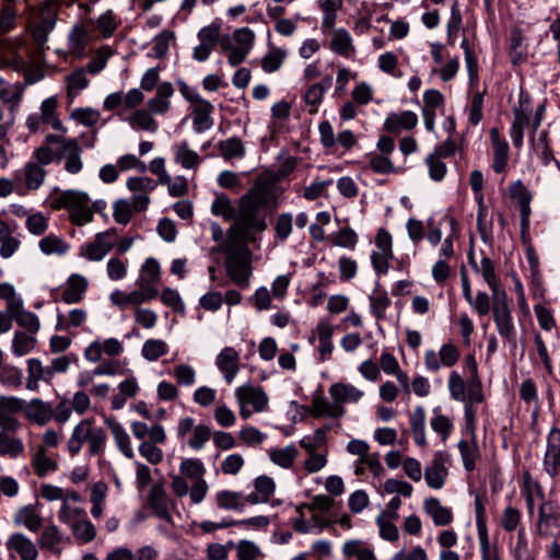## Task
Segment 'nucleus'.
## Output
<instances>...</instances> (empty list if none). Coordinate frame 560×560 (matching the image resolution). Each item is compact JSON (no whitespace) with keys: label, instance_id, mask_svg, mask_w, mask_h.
<instances>
[{"label":"nucleus","instance_id":"obj_32","mask_svg":"<svg viewBox=\"0 0 560 560\" xmlns=\"http://www.w3.org/2000/svg\"><path fill=\"white\" fill-rule=\"evenodd\" d=\"M13 522L15 525L24 526L33 533L38 532L43 524L42 516L33 504H27L18 509L14 513Z\"/></svg>","mask_w":560,"mask_h":560},{"label":"nucleus","instance_id":"obj_11","mask_svg":"<svg viewBox=\"0 0 560 560\" xmlns=\"http://www.w3.org/2000/svg\"><path fill=\"white\" fill-rule=\"evenodd\" d=\"M235 42L234 47L228 56V61L232 67L242 63L253 48L255 33L248 27H241L233 33Z\"/></svg>","mask_w":560,"mask_h":560},{"label":"nucleus","instance_id":"obj_7","mask_svg":"<svg viewBox=\"0 0 560 560\" xmlns=\"http://www.w3.org/2000/svg\"><path fill=\"white\" fill-rule=\"evenodd\" d=\"M492 300L493 319L499 335L508 341H515L516 331L506 294H501V296Z\"/></svg>","mask_w":560,"mask_h":560},{"label":"nucleus","instance_id":"obj_23","mask_svg":"<svg viewBox=\"0 0 560 560\" xmlns=\"http://www.w3.org/2000/svg\"><path fill=\"white\" fill-rule=\"evenodd\" d=\"M315 331L319 342L317 347L318 360L320 362H325L331 358V353L334 351V327L328 320L320 319L316 326Z\"/></svg>","mask_w":560,"mask_h":560},{"label":"nucleus","instance_id":"obj_60","mask_svg":"<svg viewBox=\"0 0 560 560\" xmlns=\"http://www.w3.org/2000/svg\"><path fill=\"white\" fill-rule=\"evenodd\" d=\"M70 526L74 537L82 542H90L96 536V528L89 520H77Z\"/></svg>","mask_w":560,"mask_h":560},{"label":"nucleus","instance_id":"obj_39","mask_svg":"<svg viewBox=\"0 0 560 560\" xmlns=\"http://www.w3.org/2000/svg\"><path fill=\"white\" fill-rule=\"evenodd\" d=\"M332 78L326 75L320 82L312 84L304 93V101L307 105L313 106L312 112H317V106L322 103L324 94L331 88Z\"/></svg>","mask_w":560,"mask_h":560},{"label":"nucleus","instance_id":"obj_44","mask_svg":"<svg viewBox=\"0 0 560 560\" xmlns=\"http://www.w3.org/2000/svg\"><path fill=\"white\" fill-rule=\"evenodd\" d=\"M12 430H0V456L16 458L23 451L24 445L20 439L9 434Z\"/></svg>","mask_w":560,"mask_h":560},{"label":"nucleus","instance_id":"obj_25","mask_svg":"<svg viewBox=\"0 0 560 560\" xmlns=\"http://www.w3.org/2000/svg\"><path fill=\"white\" fill-rule=\"evenodd\" d=\"M267 455L273 465L282 469H291L294 466L300 452L296 445L291 443L283 447H270L267 451Z\"/></svg>","mask_w":560,"mask_h":560},{"label":"nucleus","instance_id":"obj_33","mask_svg":"<svg viewBox=\"0 0 560 560\" xmlns=\"http://www.w3.org/2000/svg\"><path fill=\"white\" fill-rule=\"evenodd\" d=\"M329 394L339 406L358 402L364 393L355 386L346 383H335L329 387Z\"/></svg>","mask_w":560,"mask_h":560},{"label":"nucleus","instance_id":"obj_40","mask_svg":"<svg viewBox=\"0 0 560 560\" xmlns=\"http://www.w3.org/2000/svg\"><path fill=\"white\" fill-rule=\"evenodd\" d=\"M57 108V100L51 96L44 100L40 104L39 116L44 125H50L55 130L67 132V129L63 127L61 120L57 117L56 114Z\"/></svg>","mask_w":560,"mask_h":560},{"label":"nucleus","instance_id":"obj_42","mask_svg":"<svg viewBox=\"0 0 560 560\" xmlns=\"http://www.w3.org/2000/svg\"><path fill=\"white\" fill-rule=\"evenodd\" d=\"M529 124L528 115L522 108L514 109V119L510 129V137L513 145L521 149L523 145L524 129Z\"/></svg>","mask_w":560,"mask_h":560},{"label":"nucleus","instance_id":"obj_56","mask_svg":"<svg viewBox=\"0 0 560 560\" xmlns=\"http://www.w3.org/2000/svg\"><path fill=\"white\" fill-rule=\"evenodd\" d=\"M168 351L166 342L162 339H148L143 346L141 353L143 358L150 362L156 361Z\"/></svg>","mask_w":560,"mask_h":560},{"label":"nucleus","instance_id":"obj_43","mask_svg":"<svg viewBox=\"0 0 560 560\" xmlns=\"http://www.w3.org/2000/svg\"><path fill=\"white\" fill-rule=\"evenodd\" d=\"M311 412L316 418H339L345 413V409L342 406H339L338 402L334 401V404H330L326 398L317 397L312 402Z\"/></svg>","mask_w":560,"mask_h":560},{"label":"nucleus","instance_id":"obj_1","mask_svg":"<svg viewBox=\"0 0 560 560\" xmlns=\"http://www.w3.org/2000/svg\"><path fill=\"white\" fill-rule=\"evenodd\" d=\"M272 191V187L266 183L255 184L240 199L235 223L230 229L229 234H234L242 238L252 232L265 231L267 223L262 209L270 202Z\"/></svg>","mask_w":560,"mask_h":560},{"label":"nucleus","instance_id":"obj_4","mask_svg":"<svg viewBox=\"0 0 560 560\" xmlns=\"http://www.w3.org/2000/svg\"><path fill=\"white\" fill-rule=\"evenodd\" d=\"M107 433L95 424L92 419H82L72 430L67 442V448L71 456H77L86 445V455L90 457L102 456L107 445Z\"/></svg>","mask_w":560,"mask_h":560},{"label":"nucleus","instance_id":"obj_36","mask_svg":"<svg viewBox=\"0 0 560 560\" xmlns=\"http://www.w3.org/2000/svg\"><path fill=\"white\" fill-rule=\"evenodd\" d=\"M86 70L84 68H77L66 78L67 83V97L68 103L71 104L73 100L89 85Z\"/></svg>","mask_w":560,"mask_h":560},{"label":"nucleus","instance_id":"obj_63","mask_svg":"<svg viewBox=\"0 0 560 560\" xmlns=\"http://www.w3.org/2000/svg\"><path fill=\"white\" fill-rule=\"evenodd\" d=\"M332 245L353 249L358 243V235L351 228H343L330 236Z\"/></svg>","mask_w":560,"mask_h":560},{"label":"nucleus","instance_id":"obj_6","mask_svg":"<svg viewBox=\"0 0 560 560\" xmlns=\"http://www.w3.org/2000/svg\"><path fill=\"white\" fill-rule=\"evenodd\" d=\"M116 229L96 233L94 240L81 245L79 256L90 261H101L114 247Z\"/></svg>","mask_w":560,"mask_h":560},{"label":"nucleus","instance_id":"obj_20","mask_svg":"<svg viewBox=\"0 0 560 560\" xmlns=\"http://www.w3.org/2000/svg\"><path fill=\"white\" fill-rule=\"evenodd\" d=\"M161 280V265L156 258L149 257L141 266L140 275L136 281L138 288L158 290Z\"/></svg>","mask_w":560,"mask_h":560},{"label":"nucleus","instance_id":"obj_10","mask_svg":"<svg viewBox=\"0 0 560 560\" xmlns=\"http://www.w3.org/2000/svg\"><path fill=\"white\" fill-rule=\"evenodd\" d=\"M126 186L132 192L130 202L133 209L139 212L145 210L150 202L149 194L156 187L155 180L150 177H130Z\"/></svg>","mask_w":560,"mask_h":560},{"label":"nucleus","instance_id":"obj_35","mask_svg":"<svg viewBox=\"0 0 560 560\" xmlns=\"http://www.w3.org/2000/svg\"><path fill=\"white\" fill-rule=\"evenodd\" d=\"M342 555L357 560H377L374 550L361 539H349L342 545Z\"/></svg>","mask_w":560,"mask_h":560},{"label":"nucleus","instance_id":"obj_16","mask_svg":"<svg viewBox=\"0 0 560 560\" xmlns=\"http://www.w3.org/2000/svg\"><path fill=\"white\" fill-rule=\"evenodd\" d=\"M509 190L511 198L515 200L520 207L521 226L524 232L529 225L532 194L521 179L512 183Z\"/></svg>","mask_w":560,"mask_h":560},{"label":"nucleus","instance_id":"obj_14","mask_svg":"<svg viewBox=\"0 0 560 560\" xmlns=\"http://www.w3.org/2000/svg\"><path fill=\"white\" fill-rule=\"evenodd\" d=\"M544 468L550 477L560 472V429L552 428L547 436Z\"/></svg>","mask_w":560,"mask_h":560},{"label":"nucleus","instance_id":"obj_18","mask_svg":"<svg viewBox=\"0 0 560 560\" xmlns=\"http://www.w3.org/2000/svg\"><path fill=\"white\" fill-rule=\"evenodd\" d=\"M23 411L28 421L38 425H45L54 416L51 404L39 398H33L28 402L24 401Z\"/></svg>","mask_w":560,"mask_h":560},{"label":"nucleus","instance_id":"obj_21","mask_svg":"<svg viewBox=\"0 0 560 560\" xmlns=\"http://www.w3.org/2000/svg\"><path fill=\"white\" fill-rule=\"evenodd\" d=\"M46 177V171L38 163L27 161L23 168L15 172L14 179H23L28 190H37L43 185Z\"/></svg>","mask_w":560,"mask_h":560},{"label":"nucleus","instance_id":"obj_58","mask_svg":"<svg viewBox=\"0 0 560 560\" xmlns=\"http://www.w3.org/2000/svg\"><path fill=\"white\" fill-rule=\"evenodd\" d=\"M525 38L520 30H514L510 39V55L513 63L523 62L526 58Z\"/></svg>","mask_w":560,"mask_h":560},{"label":"nucleus","instance_id":"obj_62","mask_svg":"<svg viewBox=\"0 0 560 560\" xmlns=\"http://www.w3.org/2000/svg\"><path fill=\"white\" fill-rule=\"evenodd\" d=\"M61 540L62 537L58 527L56 525H50L43 530L38 544L43 549L55 551L61 544Z\"/></svg>","mask_w":560,"mask_h":560},{"label":"nucleus","instance_id":"obj_47","mask_svg":"<svg viewBox=\"0 0 560 560\" xmlns=\"http://www.w3.org/2000/svg\"><path fill=\"white\" fill-rule=\"evenodd\" d=\"M458 450L463 460V466L467 471H472L476 467V459L479 457V450L472 438V442L460 440L458 442Z\"/></svg>","mask_w":560,"mask_h":560},{"label":"nucleus","instance_id":"obj_55","mask_svg":"<svg viewBox=\"0 0 560 560\" xmlns=\"http://www.w3.org/2000/svg\"><path fill=\"white\" fill-rule=\"evenodd\" d=\"M18 7L0 5V36L13 32L18 26Z\"/></svg>","mask_w":560,"mask_h":560},{"label":"nucleus","instance_id":"obj_37","mask_svg":"<svg viewBox=\"0 0 560 560\" xmlns=\"http://www.w3.org/2000/svg\"><path fill=\"white\" fill-rule=\"evenodd\" d=\"M329 48L343 57H349L354 52L352 37L346 28H334Z\"/></svg>","mask_w":560,"mask_h":560},{"label":"nucleus","instance_id":"obj_30","mask_svg":"<svg viewBox=\"0 0 560 560\" xmlns=\"http://www.w3.org/2000/svg\"><path fill=\"white\" fill-rule=\"evenodd\" d=\"M5 545L9 550L18 552L22 560H36L38 556L36 546L24 534L11 535Z\"/></svg>","mask_w":560,"mask_h":560},{"label":"nucleus","instance_id":"obj_19","mask_svg":"<svg viewBox=\"0 0 560 560\" xmlns=\"http://www.w3.org/2000/svg\"><path fill=\"white\" fill-rule=\"evenodd\" d=\"M104 423L110 431L115 444L121 454L127 458H132L135 456V452L131 446L130 436L124 425L115 417L105 418Z\"/></svg>","mask_w":560,"mask_h":560},{"label":"nucleus","instance_id":"obj_64","mask_svg":"<svg viewBox=\"0 0 560 560\" xmlns=\"http://www.w3.org/2000/svg\"><path fill=\"white\" fill-rule=\"evenodd\" d=\"M91 39V34L82 25H75L69 34L70 47L75 51H82Z\"/></svg>","mask_w":560,"mask_h":560},{"label":"nucleus","instance_id":"obj_8","mask_svg":"<svg viewBox=\"0 0 560 560\" xmlns=\"http://www.w3.org/2000/svg\"><path fill=\"white\" fill-rule=\"evenodd\" d=\"M158 294V290L149 291L143 288H139L138 290H133L131 292H125L122 290L116 289L109 294V302L113 306L119 310H125L128 306L139 307L141 304L154 300Z\"/></svg>","mask_w":560,"mask_h":560},{"label":"nucleus","instance_id":"obj_59","mask_svg":"<svg viewBox=\"0 0 560 560\" xmlns=\"http://www.w3.org/2000/svg\"><path fill=\"white\" fill-rule=\"evenodd\" d=\"M35 337L22 331H15L12 340V352L16 357H23L30 353L35 348Z\"/></svg>","mask_w":560,"mask_h":560},{"label":"nucleus","instance_id":"obj_27","mask_svg":"<svg viewBox=\"0 0 560 560\" xmlns=\"http://www.w3.org/2000/svg\"><path fill=\"white\" fill-rule=\"evenodd\" d=\"M174 161L185 170H196L202 159L190 148L187 140H183L173 145Z\"/></svg>","mask_w":560,"mask_h":560},{"label":"nucleus","instance_id":"obj_26","mask_svg":"<svg viewBox=\"0 0 560 560\" xmlns=\"http://www.w3.org/2000/svg\"><path fill=\"white\" fill-rule=\"evenodd\" d=\"M418 124V116L411 110L389 114L384 122V128L390 133L413 129Z\"/></svg>","mask_w":560,"mask_h":560},{"label":"nucleus","instance_id":"obj_38","mask_svg":"<svg viewBox=\"0 0 560 560\" xmlns=\"http://www.w3.org/2000/svg\"><path fill=\"white\" fill-rule=\"evenodd\" d=\"M149 503L159 518L165 521L171 520L166 492L161 485H154L151 488L149 493Z\"/></svg>","mask_w":560,"mask_h":560},{"label":"nucleus","instance_id":"obj_49","mask_svg":"<svg viewBox=\"0 0 560 560\" xmlns=\"http://www.w3.org/2000/svg\"><path fill=\"white\" fill-rule=\"evenodd\" d=\"M217 503L223 510H243L244 495L241 492L222 490L217 493Z\"/></svg>","mask_w":560,"mask_h":560},{"label":"nucleus","instance_id":"obj_24","mask_svg":"<svg viewBox=\"0 0 560 560\" xmlns=\"http://www.w3.org/2000/svg\"><path fill=\"white\" fill-rule=\"evenodd\" d=\"M54 378L50 366H44L42 361L35 358L27 360V382L28 390H37L39 382L50 383Z\"/></svg>","mask_w":560,"mask_h":560},{"label":"nucleus","instance_id":"obj_34","mask_svg":"<svg viewBox=\"0 0 560 560\" xmlns=\"http://www.w3.org/2000/svg\"><path fill=\"white\" fill-rule=\"evenodd\" d=\"M212 112L213 105L206 100L199 101V103L195 105L192 124L196 132L201 133L213 126V119L211 118Z\"/></svg>","mask_w":560,"mask_h":560},{"label":"nucleus","instance_id":"obj_22","mask_svg":"<svg viewBox=\"0 0 560 560\" xmlns=\"http://www.w3.org/2000/svg\"><path fill=\"white\" fill-rule=\"evenodd\" d=\"M490 140L493 152L492 168L497 174H500L505 170L509 161V143L501 137L497 128L490 130Z\"/></svg>","mask_w":560,"mask_h":560},{"label":"nucleus","instance_id":"obj_17","mask_svg":"<svg viewBox=\"0 0 560 560\" xmlns=\"http://www.w3.org/2000/svg\"><path fill=\"white\" fill-rule=\"evenodd\" d=\"M215 364L225 382L231 384L240 371V354L233 347H225L217 355Z\"/></svg>","mask_w":560,"mask_h":560},{"label":"nucleus","instance_id":"obj_51","mask_svg":"<svg viewBox=\"0 0 560 560\" xmlns=\"http://www.w3.org/2000/svg\"><path fill=\"white\" fill-rule=\"evenodd\" d=\"M370 310L377 320L385 318L386 310L390 305V299L386 291L375 290L370 296Z\"/></svg>","mask_w":560,"mask_h":560},{"label":"nucleus","instance_id":"obj_61","mask_svg":"<svg viewBox=\"0 0 560 560\" xmlns=\"http://www.w3.org/2000/svg\"><path fill=\"white\" fill-rule=\"evenodd\" d=\"M212 436L211 429L206 424H197L187 440L188 446L194 451H200Z\"/></svg>","mask_w":560,"mask_h":560},{"label":"nucleus","instance_id":"obj_48","mask_svg":"<svg viewBox=\"0 0 560 560\" xmlns=\"http://www.w3.org/2000/svg\"><path fill=\"white\" fill-rule=\"evenodd\" d=\"M447 387L451 398L455 401H465L468 397V382L465 383L464 378L453 371L448 376Z\"/></svg>","mask_w":560,"mask_h":560},{"label":"nucleus","instance_id":"obj_50","mask_svg":"<svg viewBox=\"0 0 560 560\" xmlns=\"http://www.w3.org/2000/svg\"><path fill=\"white\" fill-rule=\"evenodd\" d=\"M465 365L470 372L468 380V389H470L471 398L480 400L482 384L478 375V365L474 355L469 354L465 358Z\"/></svg>","mask_w":560,"mask_h":560},{"label":"nucleus","instance_id":"obj_41","mask_svg":"<svg viewBox=\"0 0 560 560\" xmlns=\"http://www.w3.org/2000/svg\"><path fill=\"white\" fill-rule=\"evenodd\" d=\"M477 272H480L483 280L487 282L489 289L492 293V299L501 296V294H506L504 290H501L499 287V281L495 276L494 265L492 260L483 256L480 261V266Z\"/></svg>","mask_w":560,"mask_h":560},{"label":"nucleus","instance_id":"obj_9","mask_svg":"<svg viewBox=\"0 0 560 560\" xmlns=\"http://www.w3.org/2000/svg\"><path fill=\"white\" fill-rule=\"evenodd\" d=\"M24 400L15 396H0V429L16 432L21 423L15 417L23 411Z\"/></svg>","mask_w":560,"mask_h":560},{"label":"nucleus","instance_id":"obj_15","mask_svg":"<svg viewBox=\"0 0 560 560\" xmlns=\"http://www.w3.org/2000/svg\"><path fill=\"white\" fill-rule=\"evenodd\" d=\"M236 400L252 406L253 411L262 412L267 409L269 398L260 386L244 384L235 389Z\"/></svg>","mask_w":560,"mask_h":560},{"label":"nucleus","instance_id":"obj_54","mask_svg":"<svg viewBox=\"0 0 560 560\" xmlns=\"http://www.w3.org/2000/svg\"><path fill=\"white\" fill-rule=\"evenodd\" d=\"M211 212L217 217H222L225 221L234 220L237 214L230 198L224 195H218L211 205Z\"/></svg>","mask_w":560,"mask_h":560},{"label":"nucleus","instance_id":"obj_57","mask_svg":"<svg viewBox=\"0 0 560 560\" xmlns=\"http://www.w3.org/2000/svg\"><path fill=\"white\" fill-rule=\"evenodd\" d=\"M219 150L221 156L224 160H231L233 158H243L245 155V148L241 139L236 137L229 138L219 143Z\"/></svg>","mask_w":560,"mask_h":560},{"label":"nucleus","instance_id":"obj_53","mask_svg":"<svg viewBox=\"0 0 560 560\" xmlns=\"http://www.w3.org/2000/svg\"><path fill=\"white\" fill-rule=\"evenodd\" d=\"M127 120L133 129H142L150 132L158 130V124L154 118L150 113L143 109L133 112Z\"/></svg>","mask_w":560,"mask_h":560},{"label":"nucleus","instance_id":"obj_2","mask_svg":"<svg viewBox=\"0 0 560 560\" xmlns=\"http://www.w3.org/2000/svg\"><path fill=\"white\" fill-rule=\"evenodd\" d=\"M179 475H171V488L173 493L183 498L187 494L192 504H200L207 493L208 483L205 479L206 467L198 458H185L179 464Z\"/></svg>","mask_w":560,"mask_h":560},{"label":"nucleus","instance_id":"obj_46","mask_svg":"<svg viewBox=\"0 0 560 560\" xmlns=\"http://www.w3.org/2000/svg\"><path fill=\"white\" fill-rule=\"evenodd\" d=\"M32 465L38 477H45L48 472L57 470V463L46 455L44 446H39L32 458Z\"/></svg>","mask_w":560,"mask_h":560},{"label":"nucleus","instance_id":"obj_31","mask_svg":"<svg viewBox=\"0 0 560 560\" xmlns=\"http://www.w3.org/2000/svg\"><path fill=\"white\" fill-rule=\"evenodd\" d=\"M423 510L432 518L435 526H446L454 520L452 510L443 506L436 498L425 499Z\"/></svg>","mask_w":560,"mask_h":560},{"label":"nucleus","instance_id":"obj_5","mask_svg":"<svg viewBox=\"0 0 560 560\" xmlns=\"http://www.w3.org/2000/svg\"><path fill=\"white\" fill-rule=\"evenodd\" d=\"M54 209H66L69 212V220L82 226L93 221L94 211L91 199L85 191L68 189L61 191L52 202Z\"/></svg>","mask_w":560,"mask_h":560},{"label":"nucleus","instance_id":"obj_29","mask_svg":"<svg viewBox=\"0 0 560 560\" xmlns=\"http://www.w3.org/2000/svg\"><path fill=\"white\" fill-rule=\"evenodd\" d=\"M88 280L81 275H71L61 293V300L67 304H74L82 300L88 289Z\"/></svg>","mask_w":560,"mask_h":560},{"label":"nucleus","instance_id":"obj_12","mask_svg":"<svg viewBox=\"0 0 560 560\" xmlns=\"http://www.w3.org/2000/svg\"><path fill=\"white\" fill-rule=\"evenodd\" d=\"M560 527V506L545 501L539 506L537 530L541 536H551Z\"/></svg>","mask_w":560,"mask_h":560},{"label":"nucleus","instance_id":"obj_28","mask_svg":"<svg viewBox=\"0 0 560 560\" xmlns=\"http://www.w3.org/2000/svg\"><path fill=\"white\" fill-rule=\"evenodd\" d=\"M82 149L79 141L67 142L66 151H57L56 158L58 160H65V170L69 174H78L83 168V162L81 159Z\"/></svg>","mask_w":560,"mask_h":560},{"label":"nucleus","instance_id":"obj_13","mask_svg":"<svg viewBox=\"0 0 560 560\" xmlns=\"http://www.w3.org/2000/svg\"><path fill=\"white\" fill-rule=\"evenodd\" d=\"M447 463L448 456L446 453L439 451L434 454L432 464L424 470V479L430 488L435 490L443 488L448 475Z\"/></svg>","mask_w":560,"mask_h":560},{"label":"nucleus","instance_id":"obj_3","mask_svg":"<svg viewBox=\"0 0 560 560\" xmlns=\"http://www.w3.org/2000/svg\"><path fill=\"white\" fill-rule=\"evenodd\" d=\"M218 250L226 256L225 268L231 280L241 289H247L252 275L250 253L243 240L237 235L228 234Z\"/></svg>","mask_w":560,"mask_h":560},{"label":"nucleus","instance_id":"obj_45","mask_svg":"<svg viewBox=\"0 0 560 560\" xmlns=\"http://www.w3.org/2000/svg\"><path fill=\"white\" fill-rule=\"evenodd\" d=\"M410 428L417 445H425V412L423 407H417L410 416Z\"/></svg>","mask_w":560,"mask_h":560},{"label":"nucleus","instance_id":"obj_52","mask_svg":"<svg viewBox=\"0 0 560 560\" xmlns=\"http://www.w3.org/2000/svg\"><path fill=\"white\" fill-rule=\"evenodd\" d=\"M430 427L434 432L440 434L442 441L445 442L453 430V422L448 417L442 415L441 409L436 407L433 409Z\"/></svg>","mask_w":560,"mask_h":560}]
</instances>
